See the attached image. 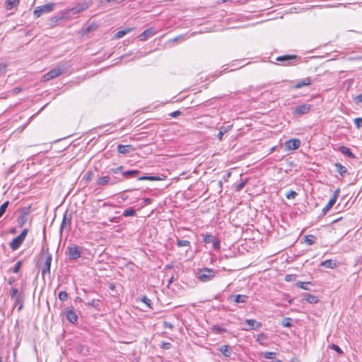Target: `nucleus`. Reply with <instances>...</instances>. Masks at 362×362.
Instances as JSON below:
<instances>
[{
  "label": "nucleus",
  "mask_w": 362,
  "mask_h": 362,
  "mask_svg": "<svg viewBox=\"0 0 362 362\" xmlns=\"http://www.w3.org/2000/svg\"><path fill=\"white\" fill-rule=\"evenodd\" d=\"M220 352L225 356L229 357L231 355L232 349L228 345H223L219 348Z\"/></svg>",
  "instance_id": "obj_22"
},
{
  "label": "nucleus",
  "mask_w": 362,
  "mask_h": 362,
  "mask_svg": "<svg viewBox=\"0 0 362 362\" xmlns=\"http://www.w3.org/2000/svg\"><path fill=\"white\" fill-rule=\"evenodd\" d=\"M139 180H148V181H158L160 178L158 176H141L138 178Z\"/></svg>",
  "instance_id": "obj_33"
},
{
  "label": "nucleus",
  "mask_w": 362,
  "mask_h": 362,
  "mask_svg": "<svg viewBox=\"0 0 362 362\" xmlns=\"http://www.w3.org/2000/svg\"><path fill=\"white\" fill-rule=\"evenodd\" d=\"M9 204V202H5L2 205L0 206V217L3 216V214L5 213L8 206Z\"/></svg>",
  "instance_id": "obj_40"
},
{
  "label": "nucleus",
  "mask_w": 362,
  "mask_h": 362,
  "mask_svg": "<svg viewBox=\"0 0 362 362\" xmlns=\"http://www.w3.org/2000/svg\"><path fill=\"white\" fill-rule=\"evenodd\" d=\"M354 102L356 103V104H358L362 102V93L361 94H359L357 96H356L354 98Z\"/></svg>",
  "instance_id": "obj_52"
},
{
  "label": "nucleus",
  "mask_w": 362,
  "mask_h": 362,
  "mask_svg": "<svg viewBox=\"0 0 362 362\" xmlns=\"http://www.w3.org/2000/svg\"><path fill=\"white\" fill-rule=\"evenodd\" d=\"M339 151L344 155L347 156L349 158H354L355 155L351 151V150L344 146H341L339 148Z\"/></svg>",
  "instance_id": "obj_21"
},
{
  "label": "nucleus",
  "mask_w": 362,
  "mask_h": 362,
  "mask_svg": "<svg viewBox=\"0 0 362 362\" xmlns=\"http://www.w3.org/2000/svg\"><path fill=\"white\" fill-rule=\"evenodd\" d=\"M59 298L62 301H65L68 298V294L66 291H60L59 293Z\"/></svg>",
  "instance_id": "obj_41"
},
{
  "label": "nucleus",
  "mask_w": 362,
  "mask_h": 362,
  "mask_svg": "<svg viewBox=\"0 0 362 362\" xmlns=\"http://www.w3.org/2000/svg\"><path fill=\"white\" fill-rule=\"evenodd\" d=\"M336 202L334 201V199H330L327 205L323 208L322 213L325 215L330 209L334 205Z\"/></svg>",
  "instance_id": "obj_32"
},
{
  "label": "nucleus",
  "mask_w": 362,
  "mask_h": 362,
  "mask_svg": "<svg viewBox=\"0 0 362 362\" xmlns=\"http://www.w3.org/2000/svg\"><path fill=\"white\" fill-rule=\"evenodd\" d=\"M316 237L313 235H308L304 237V241L308 245H312L315 243Z\"/></svg>",
  "instance_id": "obj_29"
},
{
  "label": "nucleus",
  "mask_w": 362,
  "mask_h": 362,
  "mask_svg": "<svg viewBox=\"0 0 362 362\" xmlns=\"http://www.w3.org/2000/svg\"><path fill=\"white\" fill-rule=\"evenodd\" d=\"M10 296L14 300L16 305H18V310L21 311L23 307L24 295L22 292H19L16 288H11L10 290Z\"/></svg>",
  "instance_id": "obj_1"
},
{
  "label": "nucleus",
  "mask_w": 362,
  "mask_h": 362,
  "mask_svg": "<svg viewBox=\"0 0 362 362\" xmlns=\"http://www.w3.org/2000/svg\"><path fill=\"white\" fill-rule=\"evenodd\" d=\"M289 362H300V361L296 358H293L290 360Z\"/></svg>",
  "instance_id": "obj_61"
},
{
  "label": "nucleus",
  "mask_w": 362,
  "mask_h": 362,
  "mask_svg": "<svg viewBox=\"0 0 362 362\" xmlns=\"http://www.w3.org/2000/svg\"><path fill=\"white\" fill-rule=\"evenodd\" d=\"M110 181L111 179L109 176L100 177L97 180V185L100 186H105L107 185Z\"/></svg>",
  "instance_id": "obj_26"
},
{
  "label": "nucleus",
  "mask_w": 362,
  "mask_h": 362,
  "mask_svg": "<svg viewBox=\"0 0 362 362\" xmlns=\"http://www.w3.org/2000/svg\"><path fill=\"white\" fill-rule=\"evenodd\" d=\"M291 318L290 317H285L283 319L281 322V325L284 327H291Z\"/></svg>",
  "instance_id": "obj_38"
},
{
  "label": "nucleus",
  "mask_w": 362,
  "mask_h": 362,
  "mask_svg": "<svg viewBox=\"0 0 362 362\" xmlns=\"http://www.w3.org/2000/svg\"><path fill=\"white\" fill-rule=\"evenodd\" d=\"M87 305L93 308H98L100 305V300L93 299L90 302L87 303Z\"/></svg>",
  "instance_id": "obj_39"
},
{
  "label": "nucleus",
  "mask_w": 362,
  "mask_h": 362,
  "mask_svg": "<svg viewBox=\"0 0 362 362\" xmlns=\"http://www.w3.org/2000/svg\"><path fill=\"white\" fill-rule=\"evenodd\" d=\"M112 0H100V3L102 4H105L107 3L112 2Z\"/></svg>",
  "instance_id": "obj_59"
},
{
  "label": "nucleus",
  "mask_w": 362,
  "mask_h": 362,
  "mask_svg": "<svg viewBox=\"0 0 362 362\" xmlns=\"http://www.w3.org/2000/svg\"><path fill=\"white\" fill-rule=\"evenodd\" d=\"M354 122L357 129H360L362 127V117L356 118Z\"/></svg>",
  "instance_id": "obj_44"
},
{
  "label": "nucleus",
  "mask_w": 362,
  "mask_h": 362,
  "mask_svg": "<svg viewBox=\"0 0 362 362\" xmlns=\"http://www.w3.org/2000/svg\"><path fill=\"white\" fill-rule=\"evenodd\" d=\"M214 239L211 235L206 234L204 235V242L206 244L211 243V241Z\"/></svg>",
  "instance_id": "obj_42"
},
{
  "label": "nucleus",
  "mask_w": 362,
  "mask_h": 362,
  "mask_svg": "<svg viewBox=\"0 0 362 362\" xmlns=\"http://www.w3.org/2000/svg\"><path fill=\"white\" fill-rule=\"evenodd\" d=\"M122 180H117L116 177H115V178H114V180H112V181L110 182V184H111V185H115V183H117V182H120V181H122Z\"/></svg>",
  "instance_id": "obj_58"
},
{
  "label": "nucleus",
  "mask_w": 362,
  "mask_h": 362,
  "mask_svg": "<svg viewBox=\"0 0 362 362\" xmlns=\"http://www.w3.org/2000/svg\"><path fill=\"white\" fill-rule=\"evenodd\" d=\"M66 319L71 323L74 324L77 322L78 316L76 313L72 310H68L65 312Z\"/></svg>",
  "instance_id": "obj_16"
},
{
  "label": "nucleus",
  "mask_w": 362,
  "mask_h": 362,
  "mask_svg": "<svg viewBox=\"0 0 362 362\" xmlns=\"http://www.w3.org/2000/svg\"><path fill=\"white\" fill-rule=\"evenodd\" d=\"M297 196V193L293 191V190H291L289 191L286 194V197L288 199H295L296 197Z\"/></svg>",
  "instance_id": "obj_43"
},
{
  "label": "nucleus",
  "mask_w": 362,
  "mask_h": 362,
  "mask_svg": "<svg viewBox=\"0 0 362 362\" xmlns=\"http://www.w3.org/2000/svg\"><path fill=\"white\" fill-rule=\"evenodd\" d=\"M211 330L215 334H222L223 332H226L227 329L221 326H219L218 325H214L211 327Z\"/></svg>",
  "instance_id": "obj_30"
},
{
  "label": "nucleus",
  "mask_w": 362,
  "mask_h": 362,
  "mask_svg": "<svg viewBox=\"0 0 362 362\" xmlns=\"http://www.w3.org/2000/svg\"><path fill=\"white\" fill-rule=\"evenodd\" d=\"M234 297V301L237 303H245L248 297L245 295H236L235 296H231V298Z\"/></svg>",
  "instance_id": "obj_31"
},
{
  "label": "nucleus",
  "mask_w": 362,
  "mask_h": 362,
  "mask_svg": "<svg viewBox=\"0 0 362 362\" xmlns=\"http://www.w3.org/2000/svg\"><path fill=\"white\" fill-rule=\"evenodd\" d=\"M245 185V182H242L240 184H238L236 187V191H240V189H242L244 187Z\"/></svg>",
  "instance_id": "obj_56"
},
{
  "label": "nucleus",
  "mask_w": 362,
  "mask_h": 362,
  "mask_svg": "<svg viewBox=\"0 0 362 362\" xmlns=\"http://www.w3.org/2000/svg\"><path fill=\"white\" fill-rule=\"evenodd\" d=\"M330 348L340 354H343V351L341 350V349L336 344H332Z\"/></svg>",
  "instance_id": "obj_47"
},
{
  "label": "nucleus",
  "mask_w": 362,
  "mask_h": 362,
  "mask_svg": "<svg viewBox=\"0 0 362 362\" xmlns=\"http://www.w3.org/2000/svg\"><path fill=\"white\" fill-rule=\"evenodd\" d=\"M245 323L249 326L247 328H243L244 330H257L262 327L260 322H257L255 320L247 319Z\"/></svg>",
  "instance_id": "obj_11"
},
{
  "label": "nucleus",
  "mask_w": 362,
  "mask_h": 362,
  "mask_svg": "<svg viewBox=\"0 0 362 362\" xmlns=\"http://www.w3.org/2000/svg\"><path fill=\"white\" fill-rule=\"evenodd\" d=\"M177 245L180 247H190V243L188 240H177Z\"/></svg>",
  "instance_id": "obj_35"
},
{
  "label": "nucleus",
  "mask_w": 362,
  "mask_h": 362,
  "mask_svg": "<svg viewBox=\"0 0 362 362\" xmlns=\"http://www.w3.org/2000/svg\"><path fill=\"white\" fill-rule=\"evenodd\" d=\"M311 84V79L310 78L308 77V78H303V80L301 81H298L294 86H293V88L295 89H299V88H303V86H309Z\"/></svg>",
  "instance_id": "obj_17"
},
{
  "label": "nucleus",
  "mask_w": 362,
  "mask_h": 362,
  "mask_svg": "<svg viewBox=\"0 0 362 362\" xmlns=\"http://www.w3.org/2000/svg\"><path fill=\"white\" fill-rule=\"evenodd\" d=\"M163 327L164 328H169L170 329H172L173 328V324L170 322H163Z\"/></svg>",
  "instance_id": "obj_51"
},
{
  "label": "nucleus",
  "mask_w": 362,
  "mask_h": 362,
  "mask_svg": "<svg viewBox=\"0 0 362 362\" xmlns=\"http://www.w3.org/2000/svg\"><path fill=\"white\" fill-rule=\"evenodd\" d=\"M181 37H182V35L178 36V37H175L173 40V42H177V41H178V40H180V38H181Z\"/></svg>",
  "instance_id": "obj_62"
},
{
  "label": "nucleus",
  "mask_w": 362,
  "mask_h": 362,
  "mask_svg": "<svg viewBox=\"0 0 362 362\" xmlns=\"http://www.w3.org/2000/svg\"><path fill=\"white\" fill-rule=\"evenodd\" d=\"M296 285L298 288H300L303 290H310V282H298L296 283Z\"/></svg>",
  "instance_id": "obj_36"
},
{
  "label": "nucleus",
  "mask_w": 362,
  "mask_h": 362,
  "mask_svg": "<svg viewBox=\"0 0 362 362\" xmlns=\"http://www.w3.org/2000/svg\"><path fill=\"white\" fill-rule=\"evenodd\" d=\"M303 298L310 303H317L319 300L317 296L310 293H304Z\"/></svg>",
  "instance_id": "obj_20"
},
{
  "label": "nucleus",
  "mask_w": 362,
  "mask_h": 362,
  "mask_svg": "<svg viewBox=\"0 0 362 362\" xmlns=\"http://www.w3.org/2000/svg\"><path fill=\"white\" fill-rule=\"evenodd\" d=\"M300 59V57L296 54L283 55L276 58V61L281 62L285 66L292 65Z\"/></svg>",
  "instance_id": "obj_7"
},
{
  "label": "nucleus",
  "mask_w": 362,
  "mask_h": 362,
  "mask_svg": "<svg viewBox=\"0 0 362 362\" xmlns=\"http://www.w3.org/2000/svg\"><path fill=\"white\" fill-rule=\"evenodd\" d=\"M65 71V68L64 66L62 67H57L54 68L53 69L50 70L49 72H47L46 74H45L42 78V81H47L49 80H51L52 78H54L57 76H59L60 74H62Z\"/></svg>",
  "instance_id": "obj_6"
},
{
  "label": "nucleus",
  "mask_w": 362,
  "mask_h": 362,
  "mask_svg": "<svg viewBox=\"0 0 362 362\" xmlns=\"http://www.w3.org/2000/svg\"><path fill=\"white\" fill-rule=\"evenodd\" d=\"M231 128L232 125H228L227 127L222 126L219 129L218 134H217V138L218 139V140L221 141L223 134L227 133L230 129H231Z\"/></svg>",
  "instance_id": "obj_25"
},
{
  "label": "nucleus",
  "mask_w": 362,
  "mask_h": 362,
  "mask_svg": "<svg viewBox=\"0 0 362 362\" xmlns=\"http://www.w3.org/2000/svg\"><path fill=\"white\" fill-rule=\"evenodd\" d=\"M122 169H123V166L120 165L116 168L110 169V172H112L113 173H117L120 172Z\"/></svg>",
  "instance_id": "obj_53"
},
{
  "label": "nucleus",
  "mask_w": 362,
  "mask_h": 362,
  "mask_svg": "<svg viewBox=\"0 0 362 362\" xmlns=\"http://www.w3.org/2000/svg\"><path fill=\"white\" fill-rule=\"evenodd\" d=\"M7 65L6 64H0V76L4 75L6 71Z\"/></svg>",
  "instance_id": "obj_48"
},
{
  "label": "nucleus",
  "mask_w": 362,
  "mask_h": 362,
  "mask_svg": "<svg viewBox=\"0 0 362 362\" xmlns=\"http://www.w3.org/2000/svg\"><path fill=\"white\" fill-rule=\"evenodd\" d=\"M300 146V141L298 139H290L285 142V146L288 150L298 149Z\"/></svg>",
  "instance_id": "obj_12"
},
{
  "label": "nucleus",
  "mask_w": 362,
  "mask_h": 362,
  "mask_svg": "<svg viewBox=\"0 0 362 362\" xmlns=\"http://www.w3.org/2000/svg\"><path fill=\"white\" fill-rule=\"evenodd\" d=\"M144 202L146 204H149L151 202V199L150 198H146L144 199Z\"/></svg>",
  "instance_id": "obj_60"
},
{
  "label": "nucleus",
  "mask_w": 362,
  "mask_h": 362,
  "mask_svg": "<svg viewBox=\"0 0 362 362\" xmlns=\"http://www.w3.org/2000/svg\"><path fill=\"white\" fill-rule=\"evenodd\" d=\"M335 170L339 173L341 176H344L347 173V170L346 167L342 165L339 163H336L334 164Z\"/></svg>",
  "instance_id": "obj_23"
},
{
  "label": "nucleus",
  "mask_w": 362,
  "mask_h": 362,
  "mask_svg": "<svg viewBox=\"0 0 362 362\" xmlns=\"http://www.w3.org/2000/svg\"><path fill=\"white\" fill-rule=\"evenodd\" d=\"M312 107L310 104H303L298 105L293 109V115L295 116H300L308 113Z\"/></svg>",
  "instance_id": "obj_9"
},
{
  "label": "nucleus",
  "mask_w": 362,
  "mask_h": 362,
  "mask_svg": "<svg viewBox=\"0 0 362 362\" xmlns=\"http://www.w3.org/2000/svg\"><path fill=\"white\" fill-rule=\"evenodd\" d=\"M265 339V335L263 333H260L257 335V341L263 340Z\"/></svg>",
  "instance_id": "obj_57"
},
{
  "label": "nucleus",
  "mask_w": 362,
  "mask_h": 362,
  "mask_svg": "<svg viewBox=\"0 0 362 362\" xmlns=\"http://www.w3.org/2000/svg\"><path fill=\"white\" fill-rule=\"evenodd\" d=\"M142 302H144L146 305H148V307H151V300L148 298L146 296H143L142 299H141Z\"/></svg>",
  "instance_id": "obj_49"
},
{
  "label": "nucleus",
  "mask_w": 362,
  "mask_h": 362,
  "mask_svg": "<svg viewBox=\"0 0 362 362\" xmlns=\"http://www.w3.org/2000/svg\"><path fill=\"white\" fill-rule=\"evenodd\" d=\"M92 5V1L78 3L76 6L69 9L66 11L67 15H74L80 13L82 11L88 9Z\"/></svg>",
  "instance_id": "obj_4"
},
{
  "label": "nucleus",
  "mask_w": 362,
  "mask_h": 362,
  "mask_svg": "<svg viewBox=\"0 0 362 362\" xmlns=\"http://www.w3.org/2000/svg\"><path fill=\"white\" fill-rule=\"evenodd\" d=\"M20 90H21V88H17V87H16V88H15L13 89V91H14V93H17L20 92Z\"/></svg>",
  "instance_id": "obj_63"
},
{
  "label": "nucleus",
  "mask_w": 362,
  "mask_h": 362,
  "mask_svg": "<svg viewBox=\"0 0 362 362\" xmlns=\"http://www.w3.org/2000/svg\"><path fill=\"white\" fill-rule=\"evenodd\" d=\"M171 346H172V344L170 343H169V342H163L162 344V346L161 347L163 349L167 350V349H170L171 348Z\"/></svg>",
  "instance_id": "obj_50"
},
{
  "label": "nucleus",
  "mask_w": 362,
  "mask_h": 362,
  "mask_svg": "<svg viewBox=\"0 0 362 362\" xmlns=\"http://www.w3.org/2000/svg\"><path fill=\"white\" fill-rule=\"evenodd\" d=\"M140 172L136 170H127L122 173L124 177L129 178L136 176Z\"/></svg>",
  "instance_id": "obj_27"
},
{
  "label": "nucleus",
  "mask_w": 362,
  "mask_h": 362,
  "mask_svg": "<svg viewBox=\"0 0 362 362\" xmlns=\"http://www.w3.org/2000/svg\"><path fill=\"white\" fill-rule=\"evenodd\" d=\"M136 214V210L133 208H128L123 212V216L125 217L132 216Z\"/></svg>",
  "instance_id": "obj_34"
},
{
  "label": "nucleus",
  "mask_w": 362,
  "mask_h": 362,
  "mask_svg": "<svg viewBox=\"0 0 362 362\" xmlns=\"http://www.w3.org/2000/svg\"><path fill=\"white\" fill-rule=\"evenodd\" d=\"M213 243V247L215 250H219L220 248V241L218 239L214 238V239L211 241Z\"/></svg>",
  "instance_id": "obj_46"
},
{
  "label": "nucleus",
  "mask_w": 362,
  "mask_h": 362,
  "mask_svg": "<svg viewBox=\"0 0 362 362\" xmlns=\"http://www.w3.org/2000/svg\"><path fill=\"white\" fill-rule=\"evenodd\" d=\"M72 215L71 213L66 211L64 214L63 220L60 226V231L62 232L64 228H68L71 226Z\"/></svg>",
  "instance_id": "obj_10"
},
{
  "label": "nucleus",
  "mask_w": 362,
  "mask_h": 362,
  "mask_svg": "<svg viewBox=\"0 0 362 362\" xmlns=\"http://www.w3.org/2000/svg\"><path fill=\"white\" fill-rule=\"evenodd\" d=\"M262 354H263V356L267 359H274V358H275L276 355V354L275 352H272V351H266V352H264Z\"/></svg>",
  "instance_id": "obj_37"
},
{
  "label": "nucleus",
  "mask_w": 362,
  "mask_h": 362,
  "mask_svg": "<svg viewBox=\"0 0 362 362\" xmlns=\"http://www.w3.org/2000/svg\"><path fill=\"white\" fill-rule=\"evenodd\" d=\"M28 214V209H24L22 211L20 216L18 218V223L20 227H23L27 222Z\"/></svg>",
  "instance_id": "obj_15"
},
{
  "label": "nucleus",
  "mask_w": 362,
  "mask_h": 362,
  "mask_svg": "<svg viewBox=\"0 0 362 362\" xmlns=\"http://www.w3.org/2000/svg\"><path fill=\"white\" fill-rule=\"evenodd\" d=\"M52 260V255L50 254H47L45 258V262L44 264V266L42 269V274L44 276L46 273L49 274L50 273V267H51V262Z\"/></svg>",
  "instance_id": "obj_13"
},
{
  "label": "nucleus",
  "mask_w": 362,
  "mask_h": 362,
  "mask_svg": "<svg viewBox=\"0 0 362 362\" xmlns=\"http://www.w3.org/2000/svg\"><path fill=\"white\" fill-rule=\"evenodd\" d=\"M21 264H22V263L21 261H18V262H16L12 269L13 272L18 273L21 269Z\"/></svg>",
  "instance_id": "obj_45"
},
{
  "label": "nucleus",
  "mask_w": 362,
  "mask_h": 362,
  "mask_svg": "<svg viewBox=\"0 0 362 362\" xmlns=\"http://www.w3.org/2000/svg\"><path fill=\"white\" fill-rule=\"evenodd\" d=\"M321 266L326 267V268L334 269L337 267V263L334 260L327 259V260L321 262Z\"/></svg>",
  "instance_id": "obj_19"
},
{
  "label": "nucleus",
  "mask_w": 362,
  "mask_h": 362,
  "mask_svg": "<svg viewBox=\"0 0 362 362\" xmlns=\"http://www.w3.org/2000/svg\"><path fill=\"white\" fill-rule=\"evenodd\" d=\"M54 5L55 4L54 3H48L45 5L37 6L33 12L35 18H37L40 17L43 13H49L52 11Z\"/></svg>",
  "instance_id": "obj_5"
},
{
  "label": "nucleus",
  "mask_w": 362,
  "mask_h": 362,
  "mask_svg": "<svg viewBox=\"0 0 362 362\" xmlns=\"http://www.w3.org/2000/svg\"><path fill=\"white\" fill-rule=\"evenodd\" d=\"M181 114H182V112L180 111L177 110V111H175V112L170 113V115L172 117H177L180 116Z\"/></svg>",
  "instance_id": "obj_55"
},
{
  "label": "nucleus",
  "mask_w": 362,
  "mask_h": 362,
  "mask_svg": "<svg viewBox=\"0 0 362 362\" xmlns=\"http://www.w3.org/2000/svg\"><path fill=\"white\" fill-rule=\"evenodd\" d=\"M52 20L54 21L55 24L59 21V19L57 18H53Z\"/></svg>",
  "instance_id": "obj_64"
},
{
  "label": "nucleus",
  "mask_w": 362,
  "mask_h": 362,
  "mask_svg": "<svg viewBox=\"0 0 362 362\" xmlns=\"http://www.w3.org/2000/svg\"><path fill=\"white\" fill-rule=\"evenodd\" d=\"M215 274L214 270L205 267L199 269L197 273V278L202 282H207L211 280L215 276Z\"/></svg>",
  "instance_id": "obj_2"
},
{
  "label": "nucleus",
  "mask_w": 362,
  "mask_h": 362,
  "mask_svg": "<svg viewBox=\"0 0 362 362\" xmlns=\"http://www.w3.org/2000/svg\"><path fill=\"white\" fill-rule=\"evenodd\" d=\"M155 34L153 28H148L145 30L139 36V40L141 41L146 40L148 37L152 36Z\"/></svg>",
  "instance_id": "obj_18"
},
{
  "label": "nucleus",
  "mask_w": 362,
  "mask_h": 362,
  "mask_svg": "<svg viewBox=\"0 0 362 362\" xmlns=\"http://www.w3.org/2000/svg\"><path fill=\"white\" fill-rule=\"evenodd\" d=\"M28 229L25 228L19 235L13 239V240L10 243L9 245L12 250H16L19 248L21 245L24 241L26 235H28Z\"/></svg>",
  "instance_id": "obj_3"
},
{
  "label": "nucleus",
  "mask_w": 362,
  "mask_h": 362,
  "mask_svg": "<svg viewBox=\"0 0 362 362\" xmlns=\"http://www.w3.org/2000/svg\"><path fill=\"white\" fill-rule=\"evenodd\" d=\"M135 148L132 145H122L119 144L117 146V151L121 154H127L133 152Z\"/></svg>",
  "instance_id": "obj_14"
},
{
  "label": "nucleus",
  "mask_w": 362,
  "mask_h": 362,
  "mask_svg": "<svg viewBox=\"0 0 362 362\" xmlns=\"http://www.w3.org/2000/svg\"><path fill=\"white\" fill-rule=\"evenodd\" d=\"M132 30H133V28H126V29H124L122 30H119L115 34V38L120 39V38L123 37L127 33H130Z\"/></svg>",
  "instance_id": "obj_28"
},
{
  "label": "nucleus",
  "mask_w": 362,
  "mask_h": 362,
  "mask_svg": "<svg viewBox=\"0 0 362 362\" xmlns=\"http://www.w3.org/2000/svg\"><path fill=\"white\" fill-rule=\"evenodd\" d=\"M66 254L70 260H76L81 256V252L76 245L68 247Z\"/></svg>",
  "instance_id": "obj_8"
},
{
  "label": "nucleus",
  "mask_w": 362,
  "mask_h": 362,
  "mask_svg": "<svg viewBox=\"0 0 362 362\" xmlns=\"http://www.w3.org/2000/svg\"><path fill=\"white\" fill-rule=\"evenodd\" d=\"M19 1L20 0H6L5 7L7 10H11L18 5Z\"/></svg>",
  "instance_id": "obj_24"
},
{
  "label": "nucleus",
  "mask_w": 362,
  "mask_h": 362,
  "mask_svg": "<svg viewBox=\"0 0 362 362\" xmlns=\"http://www.w3.org/2000/svg\"><path fill=\"white\" fill-rule=\"evenodd\" d=\"M339 189H337L334 192V194L332 196V197L331 199H334V201L336 202H337V197L339 196Z\"/></svg>",
  "instance_id": "obj_54"
}]
</instances>
